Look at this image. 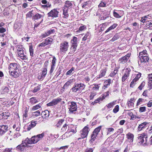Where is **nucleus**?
Wrapping results in <instances>:
<instances>
[{
  "label": "nucleus",
  "instance_id": "obj_1",
  "mask_svg": "<svg viewBox=\"0 0 152 152\" xmlns=\"http://www.w3.org/2000/svg\"><path fill=\"white\" fill-rule=\"evenodd\" d=\"M8 69L10 75L15 77H18L20 74V72L18 68V65L15 63H12L10 64Z\"/></svg>",
  "mask_w": 152,
  "mask_h": 152
},
{
  "label": "nucleus",
  "instance_id": "obj_2",
  "mask_svg": "<svg viewBox=\"0 0 152 152\" xmlns=\"http://www.w3.org/2000/svg\"><path fill=\"white\" fill-rule=\"evenodd\" d=\"M68 104L69 113L70 114H75L77 109V105L76 103L74 102H72L69 103Z\"/></svg>",
  "mask_w": 152,
  "mask_h": 152
},
{
  "label": "nucleus",
  "instance_id": "obj_3",
  "mask_svg": "<svg viewBox=\"0 0 152 152\" xmlns=\"http://www.w3.org/2000/svg\"><path fill=\"white\" fill-rule=\"evenodd\" d=\"M139 140V143L140 145L143 144L145 145L147 144V140L146 138L147 137L145 133H142L140 134L138 137Z\"/></svg>",
  "mask_w": 152,
  "mask_h": 152
},
{
  "label": "nucleus",
  "instance_id": "obj_4",
  "mask_svg": "<svg viewBox=\"0 0 152 152\" xmlns=\"http://www.w3.org/2000/svg\"><path fill=\"white\" fill-rule=\"evenodd\" d=\"M69 47L68 43L66 41L61 43L60 45V50L61 52L65 53L68 50Z\"/></svg>",
  "mask_w": 152,
  "mask_h": 152
},
{
  "label": "nucleus",
  "instance_id": "obj_5",
  "mask_svg": "<svg viewBox=\"0 0 152 152\" xmlns=\"http://www.w3.org/2000/svg\"><path fill=\"white\" fill-rule=\"evenodd\" d=\"M89 128L87 126H85L80 131V136L82 138L86 137L88 134Z\"/></svg>",
  "mask_w": 152,
  "mask_h": 152
},
{
  "label": "nucleus",
  "instance_id": "obj_6",
  "mask_svg": "<svg viewBox=\"0 0 152 152\" xmlns=\"http://www.w3.org/2000/svg\"><path fill=\"white\" fill-rule=\"evenodd\" d=\"M101 128V126H99L96 128L93 132L91 135V142L94 141L96 138L98 133L99 132Z\"/></svg>",
  "mask_w": 152,
  "mask_h": 152
},
{
  "label": "nucleus",
  "instance_id": "obj_7",
  "mask_svg": "<svg viewBox=\"0 0 152 152\" xmlns=\"http://www.w3.org/2000/svg\"><path fill=\"white\" fill-rule=\"evenodd\" d=\"M85 86L83 84H75L74 86L72 88V90L73 92H76L82 88H84Z\"/></svg>",
  "mask_w": 152,
  "mask_h": 152
},
{
  "label": "nucleus",
  "instance_id": "obj_8",
  "mask_svg": "<svg viewBox=\"0 0 152 152\" xmlns=\"http://www.w3.org/2000/svg\"><path fill=\"white\" fill-rule=\"evenodd\" d=\"M140 61H139L138 63L139 65L142 63H145L148 61L149 60V58L148 56V54H145V56H141L139 57Z\"/></svg>",
  "mask_w": 152,
  "mask_h": 152
},
{
  "label": "nucleus",
  "instance_id": "obj_9",
  "mask_svg": "<svg viewBox=\"0 0 152 152\" xmlns=\"http://www.w3.org/2000/svg\"><path fill=\"white\" fill-rule=\"evenodd\" d=\"M62 100L61 98H58L53 99L51 102L47 104L48 106H52L56 105L60 102Z\"/></svg>",
  "mask_w": 152,
  "mask_h": 152
},
{
  "label": "nucleus",
  "instance_id": "obj_10",
  "mask_svg": "<svg viewBox=\"0 0 152 152\" xmlns=\"http://www.w3.org/2000/svg\"><path fill=\"white\" fill-rule=\"evenodd\" d=\"M125 71L124 72L123 76L122 77V81L124 82L129 77L130 72L131 71V69L129 68H126L125 69Z\"/></svg>",
  "mask_w": 152,
  "mask_h": 152
},
{
  "label": "nucleus",
  "instance_id": "obj_11",
  "mask_svg": "<svg viewBox=\"0 0 152 152\" xmlns=\"http://www.w3.org/2000/svg\"><path fill=\"white\" fill-rule=\"evenodd\" d=\"M58 11L56 9H54L51 10L48 14V17L56 18L58 17Z\"/></svg>",
  "mask_w": 152,
  "mask_h": 152
},
{
  "label": "nucleus",
  "instance_id": "obj_12",
  "mask_svg": "<svg viewBox=\"0 0 152 152\" xmlns=\"http://www.w3.org/2000/svg\"><path fill=\"white\" fill-rule=\"evenodd\" d=\"M130 56V54L128 53L126 56L122 57L119 60V62L120 63L123 64L126 63Z\"/></svg>",
  "mask_w": 152,
  "mask_h": 152
},
{
  "label": "nucleus",
  "instance_id": "obj_13",
  "mask_svg": "<svg viewBox=\"0 0 152 152\" xmlns=\"http://www.w3.org/2000/svg\"><path fill=\"white\" fill-rule=\"evenodd\" d=\"M47 68L45 67L42 69L41 75H39L38 76V78L39 80L43 79L47 74Z\"/></svg>",
  "mask_w": 152,
  "mask_h": 152
},
{
  "label": "nucleus",
  "instance_id": "obj_14",
  "mask_svg": "<svg viewBox=\"0 0 152 152\" xmlns=\"http://www.w3.org/2000/svg\"><path fill=\"white\" fill-rule=\"evenodd\" d=\"M8 126L5 125L0 126V135L4 134L7 130Z\"/></svg>",
  "mask_w": 152,
  "mask_h": 152
},
{
  "label": "nucleus",
  "instance_id": "obj_15",
  "mask_svg": "<svg viewBox=\"0 0 152 152\" xmlns=\"http://www.w3.org/2000/svg\"><path fill=\"white\" fill-rule=\"evenodd\" d=\"M148 123L144 122L139 125L137 129V131H140L145 128L146 126L148 124Z\"/></svg>",
  "mask_w": 152,
  "mask_h": 152
},
{
  "label": "nucleus",
  "instance_id": "obj_16",
  "mask_svg": "<svg viewBox=\"0 0 152 152\" xmlns=\"http://www.w3.org/2000/svg\"><path fill=\"white\" fill-rule=\"evenodd\" d=\"M77 132V130L76 128L75 129H72L71 130L69 131L66 132L65 134V135L67 137H69L70 136L72 135L73 134Z\"/></svg>",
  "mask_w": 152,
  "mask_h": 152
},
{
  "label": "nucleus",
  "instance_id": "obj_17",
  "mask_svg": "<svg viewBox=\"0 0 152 152\" xmlns=\"http://www.w3.org/2000/svg\"><path fill=\"white\" fill-rule=\"evenodd\" d=\"M37 124V121H32L31 122L30 124H29L27 128V129L28 131H29L31 129L34 128L35 126H36V124Z\"/></svg>",
  "mask_w": 152,
  "mask_h": 152
},
{
  "label": "nucleus",
  "instance_id": "obj_18",
  "mask_svg": "<svg viewBox=\"0 0 152 152\" xmlns=\"http://www.w3.org/2000/svg\"><path fill=\"white\" fill-rule=\"evenodd\" d=\"M54 32V30H50L42 35L43 37H45L53 33Z\"/></svg>",
  "mask_w": 152,
  "mask_h": 152
},
{
  "label": "nucleus",
  "instance_id": "obj_19",
  "mask_svg": "<svg viewBox=\"0 0 152 152\" xmlns=\"http://www.w3.org/2000/svg\"><path fill=\"white\" fill-rule=\"evenodd\" d=\"M126 136L129 141L131 142H133L134 138L133 134L130 133H129L126 134Z\"/></svg>",
  "mask_w": 152,
  "mask_h": 152
},
{
  "label": "nucleus",
  "instance_id": "obj_20",
  "mask_svg": "<svg viewBox=\"0 0 152 152\" xmlns=\"http://www.w3.org/2000/svg\"><path fill=\"white\" fill-rule=\"evenodd\" d=\"M23 141H24V144L27 147L30 146V145H29V144H32L31 139L30 140L28 138L26 139L25 140Z\"/></svg>",
  "mask_w": 152,
  "mask_h": 152
},
{
  "label": "nucleus",
  "instance_id": "obj_21",
  "mask_svg": "<svg viewBox=\"0 0 152 152\" xmlns=\"http://www.w3.org/2000/svg\"><path fill=\"white\" fill-rule=\"evenodd\" d=\"M78 41L77 40V38L75 37H74L73 39L71 40V43L72 44V45H74L75 46H77V43Z\"/></svg>",
  "mask_w": 152,
  "mask_h": 152
},
{
  "label": "nucleus",
  "instance_id": "obj_22",
  "mask_svg": "<svg viewBox=\"0 0 152 152\" xmlns=\"http://www.w3.org/2000/svg\"><path fill=\"white\" fill-rule=\"evenodd\" d=\"M42 117L43 118H48L49 116V112L48 110H45L44 111L42 112L41 114Z\"/></svg>",
  "mask_w": 152,
  "mask_h": 152
},
{
  "label": "nucleus",
  "instance_id": "obj_23",
  "mask_svg": "<svg viewBox=\"0 0 152 152\" xmlns=\"http://www.w3.org/2000/svg\"><path fill=\"white\" fill-rule=\"evenodd\" d=\"M149 81L148 82V85L150 88H152V74H149L148 75Z\"/></svg>",
  "mask_w": 152,
  "mask_h": 152
},
{
  "label": "nucleus",
  "instance_id": "obj_24",
  "mask_svg": "<svg viewBox=\"0 0 152 152\" xmlns=\"http://www.w3.org/2000/svg\"><path fill=\"white\" fill-rule=\"evenodd\" d=\"M26 146L24 144V141H22V143L20 145H19L16 148L20 151H23L24 150V147Z\"/></svg>",
  "mask_w": 152,
  "mask_h": 152
},
{
  "label": "nucleus",
  "instance_id": "obj_25",
  "mask_svg": "<svg viewBox=\"0 0 152 152\" xmlns=\"http://www.w3.org/2000/svg\"><path fill=\"white\" fill-rule=\"evenodd\" d=\"M31 142H32V144L36 143L39 141V140L36 136H34L32 137L31 138Z\"/></svg>",
  "mask_w": 152,
  "mask_h": 152
},
{
  "label": "nucleus",
  "instance_id": "obj_26",
  "mask_svg": "<svg viewBox=\"0 0 152 152\" xmlns=\"http://www.w3.org/2000/svg\"><path fill=\"white\" fill-rule=\"evenodd\" d=\"M117 26V24L116 23H114L113 25L109 27L105 31V33H107L110 30L115 28Z\"/></svg>",
  "mask_w": 152,
  "mask_h": 152
},
{
  "label": "nucleus",
  "instance_id": "obj_27",
  "mask_svg": "<svg viewBox=\"0 0 152 152\" xmlns=\"http://www.w3.org/2000/svg\"><path fill=\"white\" fill-rule=\"evenodd\" d=\"M106 71V69L101 70L100 71V74H99L98 78H100L104 77Z\"/></svg>",
  "mask_w": 152,
  "mask_h": 152
},
{
  "label": "nucleus",
  "instance_id": "obj_28",
  "mask_svg": "<svg viewBox=\"0 0 152 152\" xmlns=\"http://www.w3.org/2000/svg\"><path fill=\"white\" fill-rule=\"evenodd\" d=\"M151 16H150V15H145L144 17H142L141 18V20H140V21L143 23H145L146 21V19L147 18H148L149 17H151Z\"/></svg>",
  "mask_w": 152,
  "mask_h": 152
},
{
  "label": "nucleus",
  "instance_id": "obj_29",
  "mask_svg": "<svg viewBox=\"0 0 152 152\" xmlns=\"http://www.w3.org/2000/svg\"><path fill=\"white\" fill-rule=\"evenodd\" d=\"M68 10V8L67 7H64L63 9V14L64 15L65 18H67L68 16V14L67 12Z\"/></svg>",
  "mask_w": 152,
  "mask_h": 152
},
{
  "label": "nucleus",
  "instance_id": "obj_30",
  "mask_svg": "<svg viewBox=\"0 0 152 152\" xmlns=\"http://www.w3.org/2000/svg\"><path fill=\"white\" fill-rule=\"evenodd\" d=\"M40 89V85H35L33 90V92L35 93L39 91Z\"/></svg>",
  "mask_w": 152,
  "mask_h": 152
},
{
  "label": "nucleus",
  "instance_id": "obj_31",
  "mask_svg": "<svg viewBox=\"0 0 152 152\" xmlns=\"http://www.w3.org/2000/svg\"><path fill=\"white\" fill-rule=\"evenodd\" d=\"M30 102L33 104H35L38 102V100L35 97H32L30 99Z\"/></svg>",
  "mask_w": 152,
  "mask_h": 152
},
{
  "label": "nucleus",
  "instance_id": "obj_32",
  "mask_svg": "<svg viewBox=\"0 0 152 152\" xmlns=\"http://www.w3.org/2000/svg\"><path fill=\"white\" fill-rule=\"evenodd\" d=\"M41 106V104L39 103L33 107L32 108V110L33 111L35 110L40 108Z\"/></svg>",
  "mask_w": 152,
  "mask_h": 152
},
{
  "label": "nucleus",
  "instance_id": "obj_33",
  "mask_svg": "<svg viewBox=\"0 0 152 152\" xmlns=\"http://www.w3.org/2000/svg\"><path fill=\"white\" fill-rule=\"evenodd\" d=\"M53 39L48 37L45 40V42L47 45L50 44L53 42Z\"/></svg>",
  "mask_w": 152,
  "mask_h": 152
},
{
  "label": "nucleus",
  "instance_id": "obj_34",
  "mask_svg": "<svg viewBox=\"0 0 152 152\" xmlns=\"http://www.w3.org/2000/svg\"><path fill=\"white\" fill-rule=\"evenodd\" d=\"M21 59L23 60H25L27 59L26 56L24 53L22 54H19V55L18 56Z\"/></svg>",
  "mask_w": 152,
  "mask_h": 152
},
{
  "label": "nucleus",
  "instance_id": "obj_35",
  "mask_svg": "<svg viewBox=\"0 0 152 152\" xmlns=\"http://www.w3.org/2000/svg\"><path fill=\"white\" fill-rule=\"evenodd\" d=\"M29 50L30 56H33L34 51L33 49V47L31 45H30L29 46Z\"/></svg>",
  "mask_w": 152,
  "mask_h": 152
},
{
  "label": "nucleus",
  "instance_id": "obj_36",
  "mask_svg": "<svg viewBox=\"0 0 152 152\" xmlns=\"http://www.w3.org/2000/svg\"><path fill=\"white\" fill-rule=\"evenodd\" d=\"M90 37V34H89V33H86L85 36L83 37V41H85L87 39H88L89 38V37Z\"/></svg>",
  "mask_w": 152,
  "mask_h": 152
},
{
  "label": "nucleus",
  "instance_id": "obj_37",
  "mask_svg": "<svg viewBox=\"0 0 152 152\" xmlns=\"http://www.w3.org/2000/svg\"><path fill=\"white\" fill-rule=\"evenodd\" d=\"M64 121V120L62 119H60L59 121H58V122L56 124V126L57 127H59L62 124Z\"/></svg>",
  "mask_w": 152,
  "mask_h": 152
},
{
  "label": "nucleus",
  "instance_id": "obj_38",
  "mask_svg": "<svg viewBox=\"0 0 152 152\" xmlns=\"http://www.w3.org/2000/svg\"><path fill=\"white\" fill-rule=\"evenodd\" d=\"M137 81V80L135 79H134L130 85V87L131 88H133L134 86V84H136V82Z\"/></svg>",
  "mask_w": 152,
  "mask_h": 152
},
{
  "label": "nucleus",
  "instance_id": "obj_39",
  "mask_svg": "<svg viewBox=\"0 0 152 152\" xmlns=\"http://www.w3.org/2000/svg\"><path fill=\"white\" fill-rule=\"evenodd\" d=\"M72 5V3L69 1H66L65 3V7H67L68 8V7L71 6Z\"/></svg>",
  "mask_w": 152,
  "mask_h": 152
},
{
  "label": "nucleus",
  "instance_id": "obj_40",
  "mask_svg": "<svg viewBox=\"0 0 152 152\" xmlns=\"http://www.w3.org/2000/svg\"><path fill=\"white\" fill-rule=\"evenodd\" d=\"M116 101H113L112 102L108 104L107 106L108 108H110L115 104Z\"/></svg>",
  "mask_w": 152,
  "mask_h": 152
},
{
  "label": "nucleus",
  "instance_id": "obj_41",
  "mask_svg": "<svg viewBox=\"0 0 152 152\" xmlns=\"http://www.w3.org/2000/svg\"><path fill=\"white\" fill-rule=\"evenodd\" d=\"M40 112L39 110H38L36 112L33 113L32 115L34 116L37 117L39 116L40 115Z\"/></svg>",
  "mask_w": 152,
  "mask_h": 152
},
{
  "label": "nucleus",
  "instance_id": "obj_42",
  "mask_svg": "<svg viewBox=\"0 0 152 152\" xmlns=\"http://www.w3.org/2000/svg\"><path fill=\"white\" fill-rule=\"evenodd\" d=\"M68 126V125L66 124H65L64 125H63L62 128H61V131L63 132L65 131L66 129H67V127Z\"/></svg>",
  "mask_w": 152,
  "mask_h": 152
},
{
  "label": "nucleus",
  "instance_id": "obj_43",
  "mask_svg": "<svg viewBox=\"0 0 152 152\" xmlns=\"http://www.w3.org/2000/svg\"><path fill=\"white\" fill-rule=\"evenodd\" d=\"M112 83V81L111 80L109 79L108 80H106L104 83V84L106 85V86H109L110 84Z\"/></svg>",
  "mask_w": 152,
  "mask_h": 152
},
{
  "label": "nucleus",
  "instance_id": "obj_44",
  "mask_svg": "<svg viewBox=\"0 0 152 152\" xmlns=\"http://www.w3.org/2000/svg\"><path fill=\"white\" fill-rule=\"evenodd\" d=\"M77 46H75L74 45H72L70 48L71 52V53H74L76 50Z\"/></svg>",
  "mask_w": 152,
  "mask_h": 152
},
{
  "label": "nucleus",
  "instance_id": "obj_45",
  "mask_svg": "<svg viewBox=\"0 0 152 152\" xmlns=\"http://www.w3.org/2000/svg\"><path fill=\"white\" fill-rule=\"evenodd\" d=\"M86 29V26H82L79 28L78 31H77V32H79L80 31H82L85 30Z\"/></svg>",
  "mask_w": 152,
  "mask_h": 152
},
{
  "label": "nucleus",
  "instance_id": "obj_46",
  "mask_svg": "<svg viewBox=\"0 0 152 152\" xmlns=\"http://www.w3.org/2000/svg\"><path fill=\"white\" fill-rule=\"evenodd\" d=\"M44 133H42L41 134H39L37 135L38 139L39 141L44 136Z\"/></svg>",
  "mask_w": 152,
  "mask_h": 152
},
{
  "label": "nucleus",
  "instance_id": "obj_47",
  "mask_svg": "<svg viewBox=\"0 0 152 152\" xmlns=\"http://www.w3.org/2000/svg\"><path fill=\"white\" fill-rule=\"evenodd\" d=\"M10 115V114L8 112L3 113L2 115L4 119H7V117L9 116Z\"/></svg>",
  "mask_w": 152,
  "mask_h": 152
},
{
  "label": "nucleus",
  "instance_id": "obj_48",
  "mask_svg": "<svg viewBox=\"0 0 152 152\" xmlns=\"http://www.w3.org/2000/svg\"><path fill=\"white\" fill-rule=\"evenodd\" d=\"M119 106L118 105H116L113 110V112L115 113H117L119 110Z\"/></svg>",
  "mask_w": 152,
  "mask_h": 152
},
{
  "label": "nucleus",
  "instance_id": "obj_49",
  "mask_svg": "<svg viewBox=\"0 0 152 152\" xmlns=\"http://www.w3.org/2000/svg\"><path fill=\"white\" fill-rule=\"evenodd\" d=\"M17 52L19 51L21 52L22 51V50H23V48L22 47V45H18L17 46Z\"/></svg>",
  "mask_w": 152,
  "mask_h": 152
},
{
  "label": "nucleus",
  "instance_id": "obj_50",
  "mask_svg": "<svg viewBox=\"0 0 152 152\" xmlns=\"http://www.w3.org/2000/svg\"><path fill=\"white\" fill-rule=\"evenodd\" d=\"M146 110V107H140L139 108V111L140 113L145 112Z\"/></svg>",
  "mask_w": 152,
  "mask_h": 152
},
{
  "label": "nucleus",
  "instance_id": "obj_51",
  "mask_svg": "<svg viewBox=\"0 0 152 152\" xmlns=\"http://www.w3.org/2000/svg\"><path fill=\"white\" fill-rule=\"evenodd\" d=\"M146 50H144L143 51L140 52L139 53V57H140L141 56H145V54H147L146 53Z\"/></svg>",
  "mask_w": 152,
  "mask_h": 152
},
{
  "label": "nucleus",
  "instance_id": "obj_52",
  "mask_svg": "<svg viewBox=\"0 0 152 152\" xmlns=\"http://www.w3.org/2000/svg\"><path fill=\"white\" fill-rule=\"evenodd\" d=\"M145 82H142L139 86L138 88L140 90H142L143 87L145 86Z\"/></svg>",
  "mask_w": 152,
  "mask_h": 152
},
{
  "label": "nucleus",
  "instance_id": "obj_53",
  "mask_svg": "<svg viewBox=\"0 0 152 152\" xmlns=\"http://www.w3.org/2000/svg\"><path fill=\"white\" fill-rule=\"evenodd\" d=\"M113 14L114 16L116 18H119L121 17V16L120 15L118 14L115 11L113 12Z\"/></svg>",
  "mask_w": 152,
  "mask_h": 152
},
{
  "label": "nucleus",
  "instance_id": "obj_54",
  "mask_svg": "<svg viewBox=\"0 0 152 152\" xmlns=\"http://www.w3.org/2000/svg\"><path fill=\"white\" fill-rule=\"evenodd\" d=\"M42 17V15L39 14H37L34 16V18L36 19H37L40 18Z\"/></svg>",
  "mask_w": 152,
  "mask_h": 152
},
{
  "label": "nucleus",
  "instance_id": "obj_55",
  "mask_svg": "<svg viewBox=\"0 0 152 152\" xmlns=\"http://www.w3.org/2000/svg\"><path fill=\"white\" fill-rule=\"evenodd\" d=\"M89 4L90 1H89L85 2L83 4L82 7L83 8L87 7L86 6Z\"/></svg>",
  "mask_w": 152,
  "mask_h": 152
},
{
  "label": "nucleus",
  "instance_id": "obj_56",
  "mask_svg": "<svg viewBox=\"0 0 152 152\" xmlns=\"http://www.w3.org/2000/svg\"><path fill=\"white\" fill-rule=\"evenodd\" d=\"M71 83L70 81H68L66 82L64 85L63 88L64 89H65L67 88V87Z\"/></svg>",
  "mask_w": 152,
  "mask_h": 152
},
{
  "label": "nucleus",
  "instance_id": "obj_57",
  "mask_svg": "<svg viewBox=\"0 0 152 152\" xmlns=\"http://www.w3.org/2000/svg\"><path fill=\"white\" fill-rule=\"evenodd\" d=\"M109 92L107 91L105 93H104V95H103V96H102L103 98L102 99V100L104 99L105 98V97H106L107 96H108L109 95Z\"/></svg>",
  "mask_w": 152,
  "mask_h": 152
},
{
  "label": "nucleus",
  "instance_id": "obj_58",
  "mask_svg": "<svg viewBox=\"0 0 152 152\" xmlns=\"http://www.w3.org/2000/svg\"><path fill=\"white\" fill-rule=\"evenodd\" d=\"M136 118L140 119V117L138 116H137L136 115H133L132 116V118H131L130 120H133Z\"/></svg>",
  "mask_w": 152,
  "mask_h": 152
},
{
  "label": "nucleus",
  "instance_id": "obj_59",
  "mask_svg": "<svg viewBox=\"0 0 152 152\" xmlns=\"http://www.w3.org/2000/svg\"><path fill=\"white\" fill-rule=\"evenodd\" d=\"M100 84H98V85H95V86L93 87V88L94 89V90H98L99 89V88Z\"/></svg>",
  "mask_w": 152,
  "mask_h": 152
},
{
  "label": "nucleus",
  "instance_id": "obj_60",
  "mask_svg": "<svg viewBox=\"0 0 152 152\" xmlns=\"http://www.w3.org/2000/svg\"><path fill=\"white\" fill-rule=\"evenodd\" d=\"M74 68H72L70 70H69L66 73V75H69L74 70Z\"/></svg>",
  "mask_w": 152,
  "mask_h": 152
},
{
  "label": "nucleus",
  "instance_id": "obj_61",
  "mask_svg": "<svg viewBox=\"0 0 152 152\" xmlns=\"http://www.w3.org/2000/svg\"><path fill=\"white\" fill-rule=\"evenodd\" d=\"M141 74L140 73H138L137 74L136 76L134 79L138 80L139 79V78L141 77Z\"/></svg>",
  "mask_w": 152,
  "mask_h": 152
},
{
  "label": "nucleus",
  "instance_id": "obj_62",
  "mask_svg": "<svg viewBox=\"0 0 152 152\" xmlns=\"http://www.w3.org/2000/svg\"><path fill=\"white\" fill-rule=\"evenodd\" d=\"M143 100V99H141V98L139 99L137 102V106L139 105L140 104V102H142V101Z\"/></svg>",
  "mask_w": 152,
  "mask_h": 152
},
{
  "label": "nucleus",
  "instance_id": "obj_63",
  "mask_svg": "<svg viewBox=\"0 0 152 152\" xmlns=\"http://www.w3.org/2000/svg\"><path fill=\"white\" fill-rule=\"evenodd\" d=\"M117 72V70H114L113 73L110 74V75L111 76H113L115 75Z\"/></svg>",
  "mask_w": 152,
  "mask_h": 152
},
{
  "label": "nucleus",
  "instance_id": "obj_64",
  "mask_svg": "<svg viewBox=\"0 0 152 152\" xmlns=\"http://www.w3.org/2000/svg\"><path fill=\"white\" fill-rule=\"evenodd\" d=\"M106 5V4L105 3L103 2H101L99 5V6L100 7H105Z\"/></svg>",
  "mask_w": 152,
  "mask_h": 152
}]
</instances>
